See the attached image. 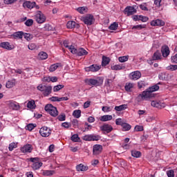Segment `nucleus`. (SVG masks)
I'll list each match as a JSON object with an SVG mask.
<instances>
[{"mask_svg":"<svg viewBox=\"0 0 177 177\" xmlns=\"http://www.w3.org/2000/svg\"><path fill=\"white\" fill-rule=\"evenodd\" d=\"M160 84L161 82H159L158 84L149 87L146 91H143L142 94L138 95V99H141L142 100H147V99L153 97L154 95L153 94V92H156L160 89V86L158 85H160Z\"/></svg>","mask_w":177,"mask_h":177,"instance_id":"nucleus-1","label":"nucleus"},{"mask_svg":"<svg viewBox=\"0 0 177 177\" xmlns=\"http://www.w3.org/2000/svg\"><path fill=\"white\" fill-rule=\"evenodd\" d=\"M44 110H46L48 114L51 115L52 117H57V115H59V111H57V108H56V106H53L52 104H46Z\"/></svg>","mask_w":177,"mask_h":177,"instance_id":"nucleus-2","label":"nucleus"},{"mask_svg":"<svg viewBox=\"0 0 177 177\" xmlns=\"http://www.w3.org/2000/svg\"><path fill=\"white\" fill-rule=\"evenodd\" d=\"M69 50L73 53V55H77V56H86L88 55V51L85 50L84 48H79L76 49L74 48V46H71L69 48Z\"/></svg>","mask_w":177,"mask_h":177,"instance_id":"nucleus-3","label":"nucleus"},{"mask_svg":"<svg viewBox=\"0 0 177 177\" xmlns=\"http://www.w3.org/2000/svg\"><path fill=\"white\" fill-rule=\"evenodd\" d=\"M84 82H86L87 85H96L97 86H100V85L103 84V78L100 77L98 80L86 79Z\"/></svg>","mask_w":177,"mask_h":177,"instance_id":"nucleus-4","label":"nucleus"},{"mask_svg":"<svg viewBox=\"0 0 177 177\" xmlns=\"http://www.w3.org/2000/svg\"><path fill=\"white\" fill-rule=\"evenodd\" d=\"M82 20L86 26H92L95 23V18L91 14H87L86 16L82 17Z\"/></svg>","mask_w":177,"mask_h":177,"instance_id":"nucleus-5","label":"nucleus"},{"mask_svg":"<svg viewBox=\"0 0 177 177\" xmlns=\"http://www.w3.org/2000/svg\"><path fill=\"white\" fill-rule=\"evenodd\" d=\"M31 162H33L32 164V168L34 169V171L37 169H39L41 167H42V162H39V158H30Z\"/></svg>","mask_w":177,"mask_h":177,"instance_id":"nucleus-6","label":"nucleus"},{"mask_svg":"<svg viewBox=\"0 0 177 177\" xmlns=\"http://www.w3.org/2000/svg\"><path fill=\"white\" fill-rule=\"evenodd\" d=\"M52 131L48 127H43L39 130V133L43 138H48L50 136Z\"/></svg>","mask_w":177,"mask_h":177,"instance_id":"nucleus-7","label":"nucleus"},{"mask_svg":"<svg viewBox=\"0 0 177 177\" xmlns=\"http://www.w3.org/2000/svg\"><path fill=\"white\" fill-rule=\"evenodd\" d=\"M36 21L39 24H42V23H45L46 21V17L42 13L41 11H38L36 16Z\"/></svg>","mask_w":177,"mask_h":177,"instance_id":"nucleus-8","label":"nucleus"},{"mask_svg":"<svg viewBox=\"0 0 177 177\" xmlns=\"http://www.w3.org/2000/svg\"><path fill=\"white\" fill-rule=\"evenodd\" d=\"M103 151V146L101 145H95L93 147V156H99Z\"/></svg>","mask_w":177,"mask_h":177,"instance_id":"nucleus-9","label":"nucleus"},{"mask_svg":"<svg viewBox=\"0 0 177 177\" xmlns=\"http://www.w3.org/2000/svg\"><path fill=\"white\" fill-rule=\"evenodd\" d=\"M0 48L6 49V50H13L15 49V45L10 44L8 41H3L0 44Z\"/></svg>","mask_w":177,"mask_h":177,"instance_id":"nucleus-10","label":"nucleus"},{"mask_svg":"<svg viewBox=\"0 0 177 177\" xmlns=\"http://www.w3.org/2000/svg\"><path fill=\"white\" fill-rule=\"evenodd\" d=\"M151 26L152 27H156V26H159V27H162L165 26V22L162 21V19H153L151 21L150 23Z\"/></svg>","mask_w":177,"mask_h":177,"instance_id":"nucleus-11","label":"nucleus"},{"mask_svg":"<svg viewBox=\"0 0 177 177\" xmlns=\"http://www.w3.org/2000/svg\"><path fill=\"white\" fill-rule=\"evenodd\" d=\"M124 13L127 16H132L133 15H135V13H136V9H135V8H133V6H127L124 10Z\"/></svg>","mask_w":177,"mask_h":177,"instance_id":"nucleus-12","label":"nucleus"},{"mask_svg":"<svg viewBox=\"0 0 177 177\" xmlns=\"http://www.w3.org/2000/svg\"><path fill=\"white\" fill-rule=\"evenodd\" d=\"M140 77H142V73L139 71L132 72L129 75V78L131 80H133V81H136V80H139V78H140Z\"/></svg>","mask_w":177,"mask_h":177,"instance_id":"nucleus-13","label":"nucleus"},{"mask_svg":"<svg viewBox=\"0 0 177 177\" xmlns=\"http://www.w3.org/2000/svg\"><path fill=\"white\" fill-rule=\"evenodd\" d=\"M161 53L164 57H168L169 56V47L167 45H164L161 47Z\"/></svg>","mask_w":177,"mask_h":177,"instance_id":"nucleus-14","label":"nucleus"},{"mask_svg":"<svg viewBox=\"0 0 177 177\" xmlns=\"http://www.w3.org/2000/svg\"><path fill=\"white\" fill-rule=\"evenodd\" d=\"M22 153H31L32 151V145L26 144L21 148Z\"/></svg>","mask_w":177,"mask_h":177,"instance_id":"nucleus-15","label":"nucleus"},{"mask_svg":"<svg viewBox=\"0 0 177 177\" xmlns=\"http://www.w3.org/2000/svg\"><path fill=\"white\" fill-rule=\"evenodd\" d=\"M151 106L152 107H156V109H162V107H165V104L160 102V101H151Z\"/></svg>","mask_w":177,"mask_h":177,"instance_id":"nucleus-16","label":"nucleus"},{"mask_svg":"<svg viewBox=\"0 0 177 177\" xmlns=\"http://www.w3.org/2000/svg\"><path fill=\"white\" fill-rule=\"evenodd\" d=\"M101 131H104V132H106V133H110V132L113 131V126L109 124H104L101 127Z\"/></svg>","mask_w":177,"mask_h":177,"instance_id":"nucleus-17","label":"nucleus"},{"mask_svg":"<svg viewBox=\"0 0 177 177\" xmlns=\"http://www.w3.org/2000/svg\"><path fill=\"white\" fill-rule=\"evenodd\" d=\"M35 6V1L31 2L30 1H26L24 2L23 7L27 8V9H33V8Z\"/></svg>","mask_w":177,"mask_h":177,"instance_id":"nucleus-18","label":"nucleus"},{"mask_svg":"<svg viewBox=\"0 0 177 177\" xmlns=\"http://www.w3.org/2000/svg\"><path fill=\"white\" fill-rule=\"evenodd\" d=\"M24 35V32H23V31H18V32H14L11 35V37H12V38H14V39H17V38H19V39H23Z\"/></svg>","mask_w":177,"mask_h":177,"instance_id":"nucleus-19","label":"nucleus"},{"mask_svg":"<svg viewBox=\"0 0 177 177\" xmlns=\"http://www.w3.org/2000/svg\"><path fill=\"white\" fill-rule=\"evenodd\" d=\"M134 86L135 84L133 83L127 82L124 86V89L126 92H132Z\"/></svg>","mask_w":177,"mask_h":177,"instance_id":"nucleus-20","label":"nucleus"},{"mask_svg":"<svg viewBox=\"0 0 177 177\" xmlns=\"http://www.w3.org/2000/svg\"><path fill=\"white\" fill-rule=\"evenodd\" d=\"M153 60H161L162 56L161 55V52L160 50H156L152 55Z\"/></svg>","mask_w":177,"mask_h":177,"instance_id":"nucleus-21","label":"nucleus"},{"mask_svg":"<svg viewBox=\"0 0 177 177\" xmlns=\"http://www.w3.org/2000/svg\"><path fill=\"white\" fill-rule=\"evenodd\" d=\"M88 71H92L93 73H96V71H99L102 66H97V64H93L90 66L88 68Z\"/></svg>","mask_w":177,"mask_h":177,"instance_id":"nucleus-22","label":"nucleus"},{"mask_svg":"<svg viewBox=\"0 0 177 177\" xmlns=\"http://www.w3.org/2000/svg\"><path fill=\"white\" fill-rule=\"evenodd\" d=\"M111 120H113V115H104L100 118V120H101L102 122L111 121Z\"/></svg>","mask_w":177,"mask_h":177,"instance_id":"nucleus-23","label":"nucleus"},{"mask_svg":"<svg viewBox=\"0 0 177 177\" xmlns=\"http://www.w3.org/2000/svg\"><path fill=\"white\" fill-rule=\"evenodd\" d=\"M50 93H52V86H47L46 87V88L44 89V91H43V95H44V96L46 97V96H49V95H50Z\"/></svg>","mask_w":177,"mask_h":177,"instance_id":"nucleus-24","label":"nucleus"},{"mask_svg":"<svg viewBox=\"0 0 177 177\" xmlns=\"http://www.w3.org/2000/svg\"><path fill=\"white\" fill-rule=\"evenodd\" d=\"M127 109H128L127 104H122L120 106H115V111H124V110H127Z\"/></svg>","mask_w":177,"mask_h":177,"instance_id":"nucleus-25","label":"nucleus"},{"mask_svg":"<svg viewBox=\"0 0 177 177\" xmlns=\"http://www.w3.org/2000/svg\"><path fill=\"white\" fill-rule=\"evenodd\" d=\"M110 58L104 55L102 56V67H106L109 63H110Z\"/></svg>","mask_w":177,"mask_h":177,"instance_id":"nucleus-26","label":"nucleus"},{"mask_svg":"<svg viewBox=\"0 0 177 177\" xmlns=\"http://www.w3.org/2000/svg\"><path fill=\"white\" fill-rule=\"evenodd\" d=\"M131 156L132 157H134L135 158H140V157H142V152L136 150H132L131 151Z\"/></svg>","mask_w":177,"mask_h":177,"instance_id":"nucleus-27","label":"nucleus"},{"mask_svg":"<svg viewBox=\"0 0 177 177\" xmlns=\"http://www.w3.org/2000/svg\"><path fill=\"white\" fill-rule=\"evenodd\" d=\"M77 171H88V167L84 165L83 164H80L76 167Z\"/></svg>","mask_w":177,"mask_h":177,"instance_id":"nucleus-28","label":"nucleus"},{"mask_svg":"<svg viewBox=\"0 0 177 177\" xmlns=\"http://www.w3.org/2000/svg\"><path fill=\"white\" fill-rule=\"evenodd\" d=\"M54 174L55 171L53 170H44L42 172V175H44V176H52Z\"/></svg>","mask_w":177,"mask_h":177,"instance_id":"nucleus-29","label":"nucleus"},{"mask_svg":"<svg viewBox=\"0 0 177 177\" xmlns=\"http://www.w3.org/2000/svg\"><path fill=\"white\" fill-rule=\"evenodd\" d=\"M10 107L12 109V110H19L20 109V105L17 102H10Z\"/></svg>","mask_w":177,"mask_h":177,"instance_id":"nucleus-30","label":"nucleus"},{"mask_svg":"<svg viewBox=\"0 0 177 177\" xmlns=\"http://www.w3.org/2000/svg\"><path fill=\"white\" fill-rule=\"evenodd\" d=\"M59 66H60V64L59 63L51 65L49 68V71H50V73H53V71H56V70H57Z\"/></svg>","mask_w":177,"mask_h":177,"instance_id":"nucleus-31","label":"nucleus"},{"mask_svg":"<svg viewBox=\"0 0 177 177\" xmlns=\"http://www.w3.org/2000/svg\"><path fill=\"white\" fill-rule=\"evenodd\" d=\"M38 56L41 60H46V58L48 57V53L41 51L39 53Z\"/></svg>","mask_w":177,"mask_h":177,"instance_id":"nucleus-32","label":"nucleus"},{"mask_svg":"<svg viewBox=\"0 0 177 177\" xmlns=\"http://www.w3.org/2000/svg\"><path fill=\"white\" fill-rule=\"evenodd\" d=\"M27 107L32 110L35 109V101H34V100L29 101L27 104Z\"/></svg>","mask_w":177,"mask_h":177,"instance_id":"nucleus-33","label":"nucleus"},{"mask_svg":"<svg viewBox=\"0 0 177 177\" xmlns=\"http://www.w3.org/2000/svg\"><path fill=\"white\" fill-rule=\"evenodd\" d=\"M79 12V13H81V15H84V13H86L88 12V8L86 7H79L76 9Z\"/></svg>","mask_w":177,"mask_h":177,"instance_id":"nucleus-34","label":"nucleus"},{"mask_svg":"<svg viewBox=\"0 0 177 177\" xmlns=\"http://www.w3.org/2000/svg\"><path fill=\"white\" fill-rule=\"evenodd\" d=\"M158 77H159V80H161L162 81H165L166 80L168 79V74L165 73H162L159 74Z\"/></svg>","mask_w":177,"mask_h":177,"instance_id":"nucleus-35","label":"nucleus"},{"mask_svg":"<svg viewBox=\"0 0 177 177\" xmlns=\"http://www.w3.org/2000/svg\"><path fill=\"white\" fill-rule=\"evenodd\" d=\"M118 28V23L117 22H113V24H111V26H109V30H113V31H115Z\"/></svg>","mask_w":177,"mask_h":177,"instance_id":"nucleus-36","label":"nucleus"},{"mask_svg":"<svg viewBox=\"0 0 177 177\" xmlns=\"http://www.w3.org/2000/svg\"><path fill=\"white\" fill-rule=\"evenodd\" d=\"M24 37L25 39H26V41H30L33 38V36L32 34L26 33V32H24Z\"/></svg>","mask_w":177,"mask_h":177,"instance_id":"nucleus-37","label":"nucleus"},{"mask_svg":"<svg viewBox=\"0 0 177 177\" xmlns=\"http://www.w3.org/2000/svg\"><path fill=\"white\" fill-rule=\"evenodd\" d=\"M67 28H74L75 27V21H68L66 24Z\"/></svg>","mask_w":177,"mask_h":177,"instance_id":"nucleus-38","label":"nucleus"},{"mask_svg":"<svg viewBox=\"0 0 177 177\" xmlns=\"http://www.w3.org/2000/svg\"><path fill=\"white\" fill-rule=\"evenodd\" d=\"M122 127V131H129L132 128V127L129 124L126 122L124 123Z\"/></svg>","mask_w":177,"mask_h":177,"instance_id":"nucleus-39","label":"nucleus"},{"mask_svg":"<svg viewBox=\"0 0 177 177\" xmlns=\"http://www.w3.org/2000/svg\"><path fill=\"white\" fill-rule=\"evenodd\" d=\"M73 117H75V118H80V117H81V110L78 109L74 111L73 113Z\"/></svg>","mask_w":177,"mask_h":177,"instance_id":"nucleus-40","label":"nucleus"},{"mask_svg":"<svg viewBox=\"0 0 177 177\" xmlns=\"http://www.w3.org/2000/svg\"><path fill=\"white\" fill-rule=\"evenodd\" d=\"M28 48L30 50H35L38 49V46L34 43L30 44L28 46Z\"/></svg>","mask_w":177,"mask_h":177,"instance_id":"nucleus-41","label":"nucleus"},{"mask_svg":"<svg viewBox=\"0 0 177 177\" xmlns=\"http://www.w3.org/2000/svg\"><path fill=\"white\" fill-rule=\"evenodd\" d=\"M17 147V143L12 142L11 144L9 145L8 150L10 151H13V149H16Z\"/></svg>","mask_w":177,"mask_h":177,"instance_id":"nucleus-42","label":"nucleus"},{"mask_svg":"<svg viewBox=\"0 0 177 177\" xmlns=\"http://www.w3.org/2000/svg\"><path fill=\"white\" fill-rule=\"evenodd\" d=\"M63 88H64V85L58 84V85L54 86L53 91L59 92V91H60V89H63Z\"/></svg>","mask_w":177,"mask_h":177,"instance_id":"nucleus-43","label":"nucleus"},{"mask_svg":"<svg viewBox=\"0 0 177 177\" xmlns=\"http://www.w3.org/2000/svg\"><path fill=\"white\" fill-rule=\"evenodd\" d=\"M145 86H146V82L140 81L138 82V89H142V88H145Z\"/></svg>","mask_w":177,"mask_h":177,"instance_id":"nucleus-44","label":"nucleus"},{"mask_svg":"<svg viewBox=\"0 0 177 177\" xmlns=\"http://www.w3.org/2000/svg\"><path fill=\"white\" fill-rule=\"evenodd\" d=\"M125 123V122H124V120H122V118H118L115 120V124L116 125H120L121 127H122V125Z\"/></svg>","mask_w":177,"mask_h":177,"instance_id":"nucleus-45","label":"nucleus"},{"mask_svg":"<svg viewBox=\"0 0 177 177\" xmlns=\"http://www.w3.org/2000/svg\"><path fill=\"white\" fill-rule=\"evenodd\" d=\"M128 59H129V56H122V57H120L118 58L119 62H120V63H125V62H128Z\"/></svg>","mask_w":177,"mask_h":177,"instance_id":"nucleus-46","label":"nucleus"},{"mask_svg":"<svg viewBox=\"0 0 177 177\" xmlns=\"http://www.w3.org/2000/svg\"><path fill=\"white\" fill-rule=\"evenodd\" d=\"M83 140H86V142H92V134L86 135L82 138Z\"/></svg>","mask_w":177,"mask_h":177,"instance_id":"nucleus-47","label":"nucleus"},{"mask_svg":"<svg viewBox=\"0 0 177 177\" xmlns=\"http://www.w3.org/2000/svg\"><path fill=\"white\" fill-rule=\"evenodd\" d=\"M101 138H102V137L100 136H99V135L91 134V141L100 140Z\"/></svg>","mask_w":177,"mask_h":177,"instance_id":"nucleus-48","label":"nucleus"},{"mask_svg":"<svg viewBox=\"0 0 177 177\" xmlns=\"http://www.w3.org/2000/svg\"><path fill=\"white\" fill-rule=\"evenodd\" d=\"M71 140L73 142H80V138L78 136V134H74L71 136Z\"/></svg>","mask_w":177,"mask_h":177,"instance_id":"nucleus-49","label":"nucleus"},{"mask_svg":"<svg viewBox=\"0 0 177 177\" xmlns=\"http://www.w3.org/2000/svg\"><path fill=\"white\" fill-rule=\"evenodd\" d=\"M111 70H115V71H118V70H122V66L121 65H114L111 66Z\"/></svg>","mask_w":177,"mask_h":177,"instance_id":"nucleus-50","label":"nucleus"},{"mask_svg":"<svg viewBox=\"0 0 177 177\" xmlns=\"http://www.w3.org/2000/svg\"><path fill=\"white\" fill-rule=\"evenodd\" d=\"M32 24H34V20H32V19H28L25 22V25L27 27H31V26H32Z\"/></svg>","mask_w":177,"mask_h":177,"instance_id":"nucleus-51","label":"nucleus"},{"mask_svg":"<svg viewBox=\"0 0 177 177\" xmlns=\"http://www.w3.org/2000/svg\"><path fill=\"white\" fill-rule=\"evenodd\" d=\"M46 86H47L39 84L37 88L38 91H40L43 93V92L45 91V89H46Z\"/></svg>","mask_w":177,"mask_h":177,"instance_id":"nucleus-52","label":"nucleus"},{"mask_svg":"<svg viewBox=\"0 0 177 177\" xmlns=\"http://www.w3.org/2000/svg\"><path fill=\"white\" fill-rule=\"evenodd\" d=\"M57 120H59V121H66V114L62 113L61 115H59Z\"/></svg>","mask_w":177,"mask_h":177,"instance_id":"nucleus-53","label":"nucleus"},{"mask_svg":"<svg viewBox=\"0 0 177 177\" xmlns=\"http://www.w3.org/2000/svg\"><path fill=\"white\" fill-rule=\"evenodd\" d=\"M14 86H15V82L12 81H8L6 83V88H13Z\"/></svg>","mask_w":177,"mask_h":177,"instance_id":"nucleus-54","label":"nucleus"},{"mask_svg":"<svg viewBox=\"0 0 177 177\" xmlns=\"http://www.w3.org/2000/svg\"><path fill=\"white\" fill-rule=\"evenodd\" d=\"M167 175L168 177H174L175 176V172L174 170H169L167 171Z\"/></svg>","mask_w":177,"mask_h":177,"instance_id":"nucleus-55","label":"nucleus"},{"mask_svg":"<svg viewBox=\"0 0 177 177\" xmlns=\"http://www.w3.org/2000/svg\"><path fill=\"white\" fill-rule=\"evenodd\" d=\"M102 110L104 113H109V111H111V107H110V106H102Z\"/></svg>","mask_w":177,"mask_h":177,"instance_id":"nucleus-56","label":"nucleus"},{"mask_svg":"<svg viewBox=\"0 0 177 177\" xmlns=\"http://www.w3.org/2000/svg\"><path fill=\"white\" fill-rule=\"evenodd\" d=\"M134 129L136 132H142V131H143V126L137 125L135 127Z\"/></svg>","mask_w":177,"mask_h":177,"instance_id":"nucleus-57","label":"nucleus"},{"mask_svg":"<svg viewBox=\"0 0 177 177\" xmlns=\"http://www.w3.org/2000/svg\"><path fill=\"white\" fill-rule=\"evenodd\" d=\"M140 8L142 10H145L147 12V10H149V8H147V5H146V3H143V4L140 5Z\"/></svg>","mask_w":177,"mask_h":177,"instance_id":"nucleus-58","label":"nucleus"},{"mask_svg":"<svg viewBox=\"0 0 177 177\" xmlns=\"http://www.w3.org/2000/svg\"><path fill=\"white\" fill-rule=\"evenodd\" d=\"M72 124L74 128H78V120H77V119L73 120Z\"/></svg>","mask_w":177,"mask_h":177,"instance_id":"nucleus-59","label":"nucleus"},{"mask_svg":"<svg viewBox=\"0 0 177 177\" xmlns=\"http://www.w3.org/2000/svg\"><path fill=\"white\" fill-rule=\"evenodd\" d=\"M28 131H32L35 128V125L33 124H29L26 126Z\"/></svg>","mask_w":177,"mask_h":177,"instance_id":"nucleus-60","label":"nucleus"},{"mask_svg":"<svg viewBox=\"0 0 177 177\" xmlns=\"http://www.w3.org/2000/svg\"><path fill=\"white\" fill-rule=\"evenodd\" d=\"M140 20H141V21L143 23H146V21H149V17L140 15Z\"/></svg>","mask_w":177,"mask_h":177,"instance_id":"nucleus-61","label":"nucleus"},{"mask_svg":"<svg viewBox=\"0 0 177 177\" xmlns=\"http://www.w3.org/2000/svg\"><path fill=\"white\" fill-rule=\"evenodd\" d=\"M171 63L177 64V53L175 55L171 56Z\"/></svg>","mask_w":177,"mask_h":177,"instance_id":"nucleus-62","label":"nucleus"},{"mask_svg":"<svg viewBox=\"0 0 177 177\" xmlns=\"http://www.w3.org/2000/svg\"><path fill=\"white\" fill-rule=\"evenodd\" d=\"M112 82H113V80H112L107 79V80L105 81V85H106V86H111Z\"/></svg>","mask_w":177,"mask_h":177,"instance_id":"nucleus-63","label":"nucleus"},{"mask_svg":"<svg viewBox=\"0 0 177 177\" xmlns=\"http://www.w3.org/2000/svg\"><path fill=\"white\" fill-rule=\"evenodd\" d=\"M50 100H51V102H59V97H55V96L51 97L50 98Z\"/></svg>","mask_w":177,"mask_h":177,"instance_id":"nucleus-64","label":"nucleus"}]
</instances>
